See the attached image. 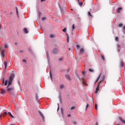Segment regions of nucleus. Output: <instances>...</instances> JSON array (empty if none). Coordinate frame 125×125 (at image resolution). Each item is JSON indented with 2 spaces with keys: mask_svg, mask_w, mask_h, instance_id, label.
<instances>
[{
  "mask_svg": "<svg viewBox=\"0 0 125 125\" xmlns=\"http://www.w3.org/2000/svg\"><path fill=\"white\" fill-rule=\"evenodd\" d=\"M14 73H12L11 76H10V79L8 81V86H10L11 85V84L12 83V82L13 81V79H14L15 77Z\"/></svg>",
  "mask_w": 125,
  "mask_h": 125,
  "instance_id": "nucleus-1",
  "label": "nucleus"
},
{
  "mask_svg": "<svg viewBox=\"0 0 125 125\" xmlns=\"http://www.w3.org/2000/svg\"><path fill=\"white\" fill-rule=\"evenodd\" d=\"M104 79H105V77H103V79L102 81H101L99 83V84L96 89V91L95 92V93H96V94H97V93H98V91H99V84H100L101 83H102V82H103V81H104Z\"/></svg>",
  "mask_w": 125,
  "mask_h": 125,
  "instance_id": "nucleus-2",
  "label": "nucleus"
},
{
  "mask_svg": "<svg viewBox=\"0 0 125 125\" xmlns=\"http://www.w3.org/2000/svg\"><path fill=\"white\" fill-rule=\"evenodd\" d=\"M7 88V91H13L14 90V88L13 87H10V86L7 85L6 87Z\"/></svg>",
  "mask_w": 125,
  "mask_h": 125,
  "instance_id": "nucleus-3",
  "label": "nucleus"
},
{
  "mask_svg": "<svg viewBox=\"0 0 125 125\" xmlns=\"http://www.w3.org/2000/svg\"><path fill=\"white\" fill-rule=\"evenodd\" d=\"M7 115V113L6 112H4L3 113H2L0 115V118L1 119V117H5Z\"/></svg>",
  "mask_w": 125,
  "mask_h": 125,
  "instance_id": "nucleus-4",
  "label": "nucleus"
},
{
  "mask_svg": "<svg viewBox=\"0 0 125 125\" xmlns=\"http://www.w3.org/2000/svg\"><path fill=\"white\" fill-rule=\"evenodd\" d=\"M40 116L42 117V120H43V122H44V116H43V114H42V112L39 111V112Z\"/></svg>",
  "mask_w": 125,
  "mask_h": 125,
  "instance_id": "nucleus-5",
  "label": "nucleus"
},
{
  "mask_svg": "<svg viewBox=\"0 0 125 125\" xmlns=\"http://www.w3.org/2000/svg\"><path fill=\"white\" fill-rule=\"evenodd\" d=\"M0 91L1 94H4V93H6V90L2 89V88L0 89Z\"/></svg>",
  "mask_w": 125,
  "mask_h": 125,
  "instance_id": "nucleus-6",
  "label": "nucleus"
},
{
  "mask_svg": "<svg viewBox=\"0 0 125 125\" xmlns=\"http://www.w3.org/2000/svg\"><path fill=\"white\" fill-rule=\"evenodd\" d=\"M80 53L81 54H83V53H84V49L83 48H81L80 49Z\"/></svg>",
  "mask_w": 125,
  "mask_h": 125,
  "instance_id": "nucleus-7",
  "label": "nucleus"
},
{
  "mask_svg": "<svg viewBox=\"0 0 125 125\" xmlns=\"http://www.w3.org/2000/svg\"><path fill=\"white\" fill-rule=\"evenodd\" d=\"M65 78L68 80V81H71V77H70V76L68 74L65 75Z\"/></svg>",
  "mask_w": 125,
  "mask_h": 125,
  "instance_id": "nucleus-8",
  "label": "nucleus"
},
{
  "mask_svg": "<svg viewBox=\"0 0 125 125\" xmlns=\"http://www.w3.org/2000/svg\"><path fill=\"white\" fill-rule=\"evenodd\" d=\"M119 119L120 120V121H121V122H122V123H123V124H125V120H124L122 117H119Z\"/></svg>",
  "mask_w": 125,
  "mask_h": 125,
  "instance_id": "nucleus-9",
  "label": "nucleus"
},
{
  "mask_svg": "<svg viewBox=\"0 0 125 125\" xmlns=\"http://www.w3.org/2000/svg\"><path fill=\"white\" fill-rule=\"evenodd\" d=\"M57 52H58V49H57V48L54 49V50L53 51V53L54 54H56V53H57Z\"/></svg>",
  "mask_w": 125,
  "mask_h": 125,
  "instance_id": "nucleus-10",
  "label": "nucleus"
},
{
  "mask_svg": "<svg viewBox=\"0 0 125 125\" xmlns=\"http://www.w3.org/2000/svg\"><path fill=\"white\" fill-rule=\"evenodd\" d=\"M122 9H123V8H122V7L118 8L117 13H120L121 10H122Z\"/></svg>",
  "mask_w": 125,
  "mask_h": 125,
  "instance_id": "nucleus-11",
  "label": "nucleus"
},
{
  "mask_svg": "<svg viewBox=\"0 0 125 125\" xmlns=\"http://www.w3.org/2000/svg\"><path fill=\"white\" fill-rule=\"evenodd\" d=\"M101 77V73L99 74L98 78L97 79L96 82H95V83H96L97 82H98V81H99V79H100V77Z\"/></svg>",
  "mask_w": 125,
  "mask_h": 125,
  "instance_id": "nucleus-12",
  "label": "nucleus"
},
{
  "mask_svg": "<svg viewBox=\"0 0 125 125\" xmlns=\"http://www.w3.org/2000/svg\"><path fill=\"white\" fill-rule=\"evenodd\" d=\"M8 114L10 116V117H11V118H12V119L14 118V116H13V115H12V114H11V112H8Z\"/></svg>",
  "mask_w": 125,
  "mask_h": 125,
  "instance_id": "nucleus-13",
  "label": "nucleus"
},
{
  "mask_svg": "<svg viewBox=\"0 0 125 125\" xmlns=\"http://www.w3.org/2000/svg\"><path fill=\"white\" fill-rule=\"evenodd\" d=\"M4 52H5L4 50H3L1 51V54L2 57H4Z\"/></svg>",
  "mask_w": 125,
  "mask_h": 125,
  "instance_id": "nucleus-14",
  "label": "nucleus"
},
{
  "mask_svg": "<svg viewBox=\"0 0 125 125\" xmlns=\"http://www.w3.org/2000/svg\"><path fill=\"white\" fill-rule=\"evenodd\" d=\"M50 77L51 80V81L52 82L53 80L52 79V73H51V71H50Z\"/></svg>",
  "mask_w": 125,
  "mask_h": 125,
  "instance_id": "nucleus-15",
  "label": "nucleus"
},
{
  "mask_svg": "<svg viewBox=\"0 0 125 125\" xmlns=\"http://www.w3.org/2000/svg\"><path fill=\"white\" fill-rule=\"evenodd\" d=\"M88 17H89L90 18H92V15H91V13H90V12H88Z\"/></svg>",
  "mask_w": 125,
  "mask_h": 125,
  "instance_id": "nucleus-16",
  "label": "nucleus"
},
{
  "mask_svg": "<svg viewBox=\"0 0 125 125\" xmlns=\"http://www.w3.org/2000/svg\"><path fill=\"white\" fill-rule=\"evenodd\" d=\"M16 13L18 17H19V13H18V9L17 8V7H16Z\"/></svg>",
  "mask_w": 125,
  "mask_h": 125,
  "instance_id": "nucleus-17",
  "label": "nucleus"
},
{
  "mask_svg": "<svg viewBox=\"0 0 125 125\" xmlns=\"http://www.w3.org/2000/svg\"><path fill=\"white\" fill-rule=\"evenodd\" d=\"M23 30H24V33H25V34H28V33H29V32L28 31V30L26 28H24Z\"/></svg>",
  "mask_w": 125,
  "mask_h": 125,
  "instance_id": "nucleus-18",
  "label": "nucleus"
},
{
  "mask_svg": "<svg viewBox=\"0 0 125 125\" xmlns=\"http://www.w3.org/2000/svg\"><path fill=\"white\" fill-rule=\"evenodd\" d=\"M120 66L121 67H124V62L122 61L120 62Z\"/></svg>",
  "mask_w": 125,
  "mask_h": 125,
  "instance_id": "nucleus-19",
  "label": "nucleus"
},
{
  "mask_svg": "<svg viewBox=\"0 0 125 125\" xmlns=\"http://www.w3.org/2000/svg\"><path fill=\"white\" fill-rule=\"evenodd\" d=\"M4 65L5 66V69H6V66H7V62H4Z\"/></svg>",
  "mask_w": 125,
  "mask_h": 125,
  "instance_id": "nucleus-20",
  "label": "nucleus"
},
{
  "mask_svg": "<svg viewBox=\"0 0 125 125\" xmlns=\"http://www.w3.org/2000/svg\"><path fill=\"white\" fill-rule=\"evenodd\" d=\"M79 3V5H80V6H82V5H83V2H80V0H78Z\"/></svg>",
  "mask_w": 125,
  "mask_h": 125,
  "instance_id": "nucleus-21",
  "label": "nucleus"
},
{
  "mask_svg": "<svg viewBox=\"0 0 125 125\" xmlns=\"http://www.w3.org/2000/svg\"><path fill=\"white\" fill-rule=\"evenodd\" d=\"M7 83H8V81L7 80H6L5 81L4 85L5 86L7 85Z\"/></svg>",
  "mask_w": 125,
  "mask_h": 125,
  "instance_id": "nucleus-22",
  "label": "nucleus"
},
{
  "mask_svg": "<svg viewBox=\"0 0 125 125\" xmlns=\"http://www.w3.org/2000/svg\"><path fill=\"white\" fill-rule=\"evenodd\" d=\"M89 72H91V73H93V72H94L93 69H92L91 68L89 69Z\"/></svg>",
  "mask_w": 125,
  "mask_h": 125,
  "instance_id": "nucleus-23",
  "label": "nucleus"
},
{
  "mask_svg": "<svg viewBox=\"0 0 125 125\" xmlns=\"http://www.w3.org/2000/svg\"><path fill=\"white\" fill-rule=\"evenodd\" d=\"M60 88H61V89L64 88V85H63V84L61 85Z\"/></svg>",
  "mask_w": 125,
  "mask_h": 125,
  "instance_id": "nucleus-24",
  "label": "nucleus"
},
{
  "mask_svg": "<svg viewBox=\"0 0 125 125\" xmlns=\"http://www.w3.org/2000/svg\"><path fill=\"white\" fill-rule=\"evenodd\" d=\"M50 38H51L52 39L54 38V35L53 34H50Z\"/></svg>",
  "mask_w": 125,
  "mask_h": 125,
  "instance_id": "nucleus-25",
  "label": "nucleus"
},
{
  "mask_svg": "<svg viewBox=\"0 0 125 125\" xmlns=\"http://www.w3.org/2000/svg\"><path fill=\"white\" fill-rule=\"evenodd\" d=\"M88 107H89V104H87L86 105V110H87V108H88Z\"/></svg>",
  "mask_w": 125,
  "mask_h": 125,
  "instance_id": "nucleus-26",
  "label": "nucleus"
},
{
  "mask_svg": "<svg viewBox=\"0 0 125 125\" xmlns=\"http://www.w3.org/2000/svg\"><path fill=\"white\" fill-rule=\"evenodd\" d=\"M75 29V24H73L72 25V31H74V30Z\"/></svg>",
  "mask_w": 125,
  "mask_h": 125,
  "instance_id": "nucleus-27",
  "label": "nucleus"
},
{
  "mask_svg": "<svg viewBox=\"0 0 125 125\" xmlns=\"http://www.w3.org/2000/svg\"><path fill=\"white\" fill-rule=\"evenodd\" d=\"M46 19V18L45 17H42V21H44V20H45Z\"/></svg>",
  "mask_w": 125,
  "mask_h": 125,
  "instance_id": "nucleus-28",
  "label": "nucleus"
},
{
  "mask_svg": "<svg viewBox=\"0 0 125 125\" xmlns=\"http://www.w3.org/2000/svg\"><path fill=\"white\" fill-rule=\"evenodd\" d=\"M8 46V45H7V44L5 43V44H4V47H5V48H7Z\"/></svg>",
  "mask_w": 125,
  "mask_h": 125,
  "instance_id": "nucleus-29",
  "label": "nucleus"
},
{
  "mask_svg": "<svg viewBox=\"0 0 125 125\" xmlns=\"http://www.w3.org/2000/svg\"><path fill=\"white\" fill-rule=\"evenodd\" d=\"M101 58L102 60H103V61H105V58H104V57H103V56H101Z\"/></svg>",
  "mask_w": 125,
  "mask_h": 125,
  "instance_id": "nucleus-30",
  "label": "nucleus"
},
{
  "mask_svg": "<svg viewBox=\"0 0 125 125\" xmlns=\"http://www.w3.org/2000/svg\"><path fill=\"white\" fill-rule=\"evenodd\" d=\"M98 105H97V104H95V108L96 109V110H97V107H98Z\"/></svg>",
  "mask_w": 125,
  "mask_h": 125,
  "instance_id": "nucleus-31",
  "label": "nucleus"
},
{
  "mask_svg": "<svg viewBox=\"0 0 125 125\" xmlns=\"http://www.w3.org/2000/svg\"><path fill=\"white\" fill-rule=\"evenodd\" d=\"M115 41L116 42H118L119 41V38H118V37H115Z\"/></svg>",
  "mask_w": 125,
  "mask_h": 125,
  "instance_id": "nucleus-32",
  "label": "nucleus"
},
{
  "mask_svg": "<svg viewBox=\"0 0 125 125\" xmlns=\"http://www.w3.org/2000/svg\"><path fill=\"white\" fill-rule=\"evenodd\" d=\"M76 107L75 106H72L70 108V110H74Z\"/></svg>",
  "mask_w": 125,
  "mask_h": 125,
  "instance_id": "nucleus-33",
  "label": "nucleus"
},
{
  "mask_svg": "<svg viewBox=\"0 0 125 125\" xmlns=\"http://www.w3.org/2000/svg\"><path fill=\"white\" fill-rule=\"evenodd\" d=\"M122 26H123V23H120L119 24V27H120V28L122 27Z\"/></svg>",
  "mask_w": 125,
  "mask_h": 125,
  "instance_id": "nucleus-34",
  "label": "nucleus"
},
{
  "mask_svg": "<svg viewBox=\"0 0 125 125\" xmlns=\"http://www.w3.org/2000/svg\"><path fill=\"white\" fill-rule=\"evenodd\" d=\"M76 46L77 48H80L81 47V46H80V45H77Z\"/></svg>",
  "mask_w": 125,
  "mask_h": 125,
  "instance_id": "nucleus-35",
  "label": "nucleus"
},
{
  "mask_svg": "<svg viewBox=\"0 0 125 125\" xmlns=\"http://www.w3.org/2000/svg\"><path fill=\"white\" fill-rule=\"evenodd\" d=\"M66 28H64L63 29H62V31H63V32H66Z\"/></svg>",
  "mask_w": 125,
  "mask_h": 125,
  "instance_id": "nucleus-36",
  "label": "nucleus"
},
{
  "mask_svg": "<svg viewBox=\"0 0 125 125\" xmlns=\"http://www.w3.org/2000/svg\"><path fill=\"white\" fill-rule=\"evenodd\" d=\"M67 73H69L70 72V68H68L67 70Z\"/></svg>",
  "mask_w": 125,
  "mask_h": 125,
  "instance_id": "nucleus-37",
  "label": "nucleus"
},
{
  "mask_svg": "<svg viewBox=\"0 0 125 125\" xmlns=\"http://www.w3.org/2000/svg\"><path fill=\"white\" fill-rule=\"evenodd\" d=\"M74 125H77V121L73 122Z\"/></svg>",
  "mask_w": 125,
  "mask_h": 125,
  "instance_id": "nucleus-38",
  "label": "nucleus"
},
{
  "mask_svg": "<svg viewBox=\"0 0 125 125\" xmlns=\"http://www.w3.org/2000/svg\"><path fill=\"white\" fill-rule=\"evenodd\" d=\"M63 60V59L62 58H60V59H59V61H62Z\"/></svg>",
  "mask_w": 125,
  "mask_h": 125,
  "instance_id": "nucleus-39",
  "label": "nucleus"
},
{
  "mask_svg": "<svg viewBox=\"0 0 125 125\" xmlns=\"http://www.w3.org/2000/svg\"><path fill=\"white\" fill-rule=\"evenodd\" d=\"M22 62L26 63V60H22Z\"/></svg>",
  "mask_w": 125,
  "mask_h": 125,
  "instance_id": "nucleus-40",
  "label": "nucleus"
},
{
  "mask_svg": "<svg viewBox=\"0 0 125 125\" xmlns=\"http://www.w3.org/2000/svg\"><path fill=\"white\" fill-rule=\"evenodd\" d=\"M117 47L118 48H120V44H117Z\"/></svg>",
  "mask_w": 125,
  "mask_h": 125,
  "instance_id": "nucleus-41",
  "label": "nucleus"
},
{
  "mask_svg": "<svg viewBox=\"0 0 125 125\" xmlns=\"http://www.w3.org/2000/svg\"><path fill=\"white\" fill-rule=\"evenodd\" d=\"M82 74H83V75H84V74H85V72L83 71V72H82Z\"/></svg>",
  "mask_w": 125,
  "mask_h": 125,
  "instance_id": "nucleus-42",
  "label": "nucleus"
},
{
  "mask_svg": "<svg viewBox=\"0 0 125 125\" xmlns=\"http://www.w3.org/2000/svg\"><path fill=\"white\" fill-rule=\"evenodd\" d=\"M41 2H42L43 1H45V0H41Z\"/></svg>",
  "mask_w": 125,
  "mask_h": 125,
  "instance_id": "nucleus-43",
  "label": "nucleus"
},
{
  "mask_svg": "<svg viewBox=\"0 0 125 125\" xmlns=\"http://www.w3.org/2000/svg\"><path fill=\"white\" fill-rule=\"evenodd\" d=\"M67 42H69V38H67Z\"/></svg>",
  "mask_w": 125,
  "mask_h": 125,
  "instance_id": "nucleus-44",
  "label": "nucleus"
},
{
  "mask_svg": "<svg viewBox=\"0 0 125 125\" xmlns=\"http://www.w3.org/2000/svg\"><path fill=\"white\" fill-rule=\"evenodd\" d=\"M67 117H68V118H70V117H71V115H70V114H68V115H67Z\"/></svg>",
  "mask_w": 125,
  "mask_h": 125,
  "instance_id": "nucleus-45",
  "label": "nucleus"
},
{
  "mask_svg": "<svg viewBox=\"0 0 125 125\" xmlns=\"http://www.w3.org/2000/svg\"><path fill=\"white\" fill-rule=\"evenodd\" d=\"M15 45H17V44H18L17 42H15Z\"/></svg>",
  "mask_w": 125,
  "mask_h": 125,
  "instance_id": "nucleus-46",
  "label": "nucleus"
},
{
  "mask_svg": "<svg viewBox=\"0 0 125 125\" xmlns=\"http://www.w3.org/2000/svg\"><path fill=\"white\" fill-rule=\"evenodd\" d=\"M39 16H41L42 13L41 12H39Z\"/></svg>",
  "mask_w": 125,
  "mask_h": 125,
  "instance_id": "nucleus-47",
  "label": "nucleus"
},
{
  "mask_svg": "<svg viewBox=\"0 0 125 125\" xmlns=\"http://www.w3.org/2000/svg\"><path fill=\"white\" fill-rule=\"evenodd\" d=\"M2 83H4V79H3V80H2Z\"/></svg>",
  "mask_w": 125,
  "mask_h": 125,
  "instance_id": "nucleus-48",
  "label": "nucleus"
},
{
  "mask_svg": "<svg viewBox=\"0 0 125 125\" xmlns=\"http://www.w3.org/2000/svg\"><path fill=\"white\" fill-rule=\"evenodd\" d=\"M59 109H60V107H59V106H58V109H57V111H59Z\"/></svg>",
  "mask_w": 125,
  "mask_h": 125,
  "instance_id": "nucleus-49",
  "label": "nucleus"
},
{
  "mask_svg": "<svg viewBox=\"0 0 125 125\" xmlns=\"http://www.w3.org/2000/svg\"><path fill=\"white\" fill-rule=\"evenodd\" d=\"M123 29H124V31H125V26H124L123 27Z\"/></svg>",
  "mask_w": 125,
  "mask_h": 125,
  "instance_id": "nucleus-50",
  "label": "nucleus"
},
{
  "mask_svg": "<svg viewBox=\"0 0 125 125\" xmlns=\"http://www.w3.org/2000/svg\"><path fill=\"white\" fill-rule=\"evenodd\" d=\"M1 29V26L0 25V30Z\"/></svg>",
  "mask_w": 125,
  "mask_h": 125,
  "instance_id": "nucleus-51",
  "label": "nucleus"
},
{
  "mask_svg": "<svg viewBox=\"0 0 125 125\" xmlns=\"http://www.w3.org/2000/svg\"><path fill=\"white\" fill-rule=\"evenodd\" d=\"M61 111L62 112V111H63V109L62 108H61Z\"/></svg>",
  "mask_w": 125,
  "mask_h": 125,
  "instance_id": "nucleus-52",
  "label": "nucleus"
},
{
  "mask_svg": "<svg viewBox=\"0 0 125 125\" xmlns=\"http://www.w3.org/2000/svg\"><path fill=\"white\" fill-rule=\"evenodd\" d=\"M118 51L119 52H120V49H118Z\"/></svg>",
  "mask_w": 125,
  "mask_h": 125,
  "instance_id": "nucleus-53",
  "label": "nucleus"
},
{
  "mask_svg": "<svg viewBox=\"0 0 125 125\" xmlns=\"http://www.w3.org/2000/svg\"><path fill=\"white\" fill-rule=\"evenodd\" d=\"M58 107H59V104H58Z\"/></svg>",
  "mask_w": 125,
  "mask_h": 125,
  "instance_id": "nucleus-54",
  "label": "nucleus"
},
{
  "mask_svg": "<svg viewBox=\"0 0 125 125\" xmlns=\"http://www.w3.org/2000/svg\"><path fill=\"white\" fill-rule=\"evenodd\" d=\"M85 84L86 85H88L87 84H86V83H85Z\"/></svg>",
  "mask_w": 125,
  "mask_h": 125,
  "instance_id": "nucleus-55",
  "label": "nucleus"
},
{
  "mask_svg": "<svg viewBox=\"0 0 125 125\" xmlns=\"http://www.w3.org/2000/svg\"><path fill=\"white\" fill-rule=\"evenodd\" d=\"M71 50V48H69V50Z\"/></svg>",
  "mask_w": 125,
  "mask_h": 125,
  "instance_id": "nucleus-56",
  "label": "nucleus"
},
{
  "mask_svg": "<svg viewBox=\"0 0 125 125\" xmlns=\"http://www.w3.org/2000/svg\"><path fill=\"white\" fill-rule=\"evenodd\" d=\"M117 125H120V124H117Z\"/></svg>",
  "mask_w": 125,
  "mask_h": 125,
  "instance_id": "nucleus-57",
  "label": "nucleus"
},
{
  "mask_svg": "<svg viewBox=\"0 0 125 125\" xmlns=\"http://www.w3.org/2000/svg\"><path fill=\"white\" fill-rule=\"evenodd\" d=\"M85 0H83L84 1H85Z\"/></svg>",
  "mask_w": 125,
  "mask_h": 125,
  "instance_id": "nucleus-58",
  "label": "nucleus"
}]
</instances>
